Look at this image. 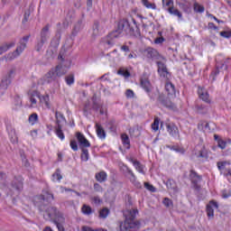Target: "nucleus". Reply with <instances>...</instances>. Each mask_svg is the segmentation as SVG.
<instances>
[{"label": "nucleus", "instance_id": "nucleus-1", "mask_svg": "<svg viewBox=\"0 0 231 231\" xmlns=\"http://www.w3.org/2000/svg\"><path fill=\"white\" fill-rule=\"evenodd\" d=\"M122 33L133 35L134 37H140V29L138 28V24H136V20H134V18H132V23H129L127 20H121L118 23L117 30L111 32L108 35V38L117 39V37H120Z\"/></svg>", "mask_w": 231, "mask_h": 231}, {"label": "nucleus", "instance_id": "nucleus-2", "mask_svg": "<svg viewBox=\"0 0 231 231\" xmlns=\"http://www.w3.org/2000/svg\"><path fill=\"white\" fill-rule=\"evenodd\" d=\"M136 214H138V209H128L125 211L124 216L125 219L120 225L121 231H134L136 228H140V222L134 220Z\"/></svg>", "mask_w": 231, "mask_h": 231}, {"label": "nucleus", "instance_id": "nucleus-3", "mask_svg": "<svg viewBox=\"0 0 231 231\" xmlns=\"http://www.w3.org/2000/svg\"><path fill=\"white\" fill-rule=\"evenodd\" d=\"M66 73H68V69L62 64H60L45 74V76L39 80V84H51V82H55L59 77H62L66 75Z\"/></svg>", "mask_w": 231, "mask_h": 231}, {"label": "nucleus", "instance_id": "nucleus-4", "mask_svg": "<svg viewBox=\"0 0 231 231\" xmlns=\"http://www.w3.org/2000/svg\"><path fill=\"white\" fill-rule=\"evenodd\" d=\"M43 217L47 221H53V223H59V221L64 223V215H62V213H60L55 207L47 208L43 214Z\"/></svg>", "mask_w": 231, "mask_h": 231}, {"label": "nucleus", "instance_id": "nucleus-5", "mask_svg": "<svg viewBox=\"0 0 231 231\" xmlns=\"http://www.w3.org/2000/svg\"><path fill=\"white\" fill-rule=\"evenodd\" d=\"M28 41H30V35L24 36L20 41V44L16 48L15 51L7 55V60H14V59H17V57H19V55H21L22 52L26 50V44H28Z\"/></svg>", "mask_w": 231, "mask_h": 231}, {"label": "nucleus", "instance_id": "nucleus-6", "mask_svg": "<svg viewBox=\"0 0 231 231\" xmlns=\"http://www.w3.org/2000/svg\"><path fill=\"white\" fill-rule=\"evenodd\" d=\"M55 118H56V134L59 136L60 140H64V133L62 132V124L66 122V118L60 112L55 113Z\"/></svg>", "mask_w": 231, "mask_h": 231}, {"label": "nucleus", "instance_id": "nucleus-7", "mask_svg": "<svg viewBox=\"0 0 231 231\" xmlns=\"http://www.w3.org/2000/svg\"><path fill=\"white\" fill-rule=\"evenodd\" d=\"M144 55L147 59H151V60H160L161 59H162L160 55V52L151 47H148L144 50Z\"/></svg>", "mask_w": 231, "mask_h": 231}, {"label": "nucleus", "instance_id": "nucleus-8", "mask_svg": "<svg viewBox=\"0 0 231 231\" xmlns=\"http://www.w3.org/2000/svg\"><path fill=\"white\" fill-rule=\"evenodd\" d=\"M10 189L19 194L23 190V177H15L11 182Z\"/></svg>", "mask_w": 231, "mask_h": 231}, {"label": "nucleus", "instance_id": "nucleus-9", "mask_svg": "<svg viewBox=\"0 0 231 231\" xmlns=\"http://www.w3.org/2000/svg\"><path fill=\"white\" fill-rule=\"evenodd\" d=\"M57 46H59V39H52L51 42V47L47 51L48 59H53L57 55Z\"/></svg>", "mask_w": 231, "mask_h": 231}, {"label": "nucleus", "instance_id": "nucleus-10", "mask_svg": "<svg viewBox=\"0 0 231 231\" xmlns=\"http://www.w3.org/2000/svg\"><path fill=\"white\" fill-rule=\"evenodd\" d=\"M76 138L81 149H86V147H91V143H89V141H88L86 136H84V134H82L81 133L78 132L76 134Z\"/></svg>", "mask_w": 231, "mask_h": 231}, {"label": "nucleus", "instance_id": "nucleus-11", "mask_svg": "<svg viewBox=\"0 0 231 231\" xmlns=\"http://www.w3.org/2000/svg\"><path fill=\"white\" fill-rule=\"evenodd\" d=\"M51 35V32H50V24L45 25L40 33V40L48 42V40L50 39Z\"/></svg>", "mask_w": 231, "mask_h": 231}, {"label": "nucleus", "instance_id": "nucleus-12", "mask_svg": "<svg viewBox=\"0 0 231 231\" xmlns=\"http://www.w3.org/2000/svg\"><path fill=\"white\" fill-rule=\"evenodd\" d=\"M159 102L162 104V106H165L168 109H174L176 106L172 104V101H171V98L165 97L163 94H161L159 96Z\"/></svg>", "mask_w": 231, "mask_h": 231}, {"label": "nucleus", "instance_id": "nucleus-13", "mask_svg": "<svg viewBox=\"0 0 231 231\" xmlns=\"http://www.w3.org/2000/svg\"><path fill=\"white\" fill-rule=\"evenodd\" d=\"M166 129L171 136L178 138L180 132L178 131V126H176V125L172 123L166 124Z\"/></svg>", "mask_w": 231, "mask_h": 231}, {"label": "nucleus", "instance_id": "nucleus-14", "mask_svg": "<svg viewBox=\"0 0 231 231\" xmlns=\"http://www.w3.org/2000/svg\"><path fill=\"white\" fill-rule=\"evenodd\" d=\"M157 65H158V73L164 79H169V71L167 70V67L165 66V63L162 61H157Z\"/></svg>", "mask_w": 231, "mask_h": 231}, {"label": "nucleus", "instance_id": "nucleus-15", "mask_svg": "<svg viewBox=\"0 0 231 231\" xmlns=\"http://www.w3.org/2000/svg\"><path fill=\"white\" fill-rule=\"evenodd\" d=\"M199 97L207 104H210V97L208 96V92L204 88H199L198 90Z\"/></svg>", "mask_w": 231, "mask_h": 231}, {"label": "nucleus", "instance_id": "nucleus-16", "mask_svg": "<svg viewBox=\"0 0 231 231\" xmlns=\"http://www.w3.org/2000/svg\"><path fill=\"white\" fill-rule=\"evenodd\" d=\"M217 202L212 200L207 206V214L208 217H214V209L217 208Z\"/></svg>", "mask_w": 231, "mask_h": 231}, {"label": "nucleus", "instance_id": "nucleus-17", "mask_svg": "<svg viewBox=\"0 0 231 231\" xmlns=\"http://www.w3.org/2000/svg\"><path fill=\"white\" fill-rule=\"evenodd\" d=\"M167 12H169V14L171 15H175L176 17H178L180 19V21H181L183 19V14H181V12H180V10L175 8L174 5L171 7H169L167 9Z\"/></svg>", "mask_w": 231, "mask_h": 231}, {"label": "nucleus", "instance_id": "nucleus-18", "mask_svg": "<svg viewBox=\"0 0 231 231\" xmlns=\"http://www.w3.org/2000/svg\"><path fill=\"white\" fill-rule=\"evenodd\" d=\"M128 174H130V181L131 183H133V185H134V187H136V189H142V183H140V181H138L136 180V176L134 175V173L133 172V171L128 170Z\"/></svg>", "mask_w": 231, "mask_h": 231}, {"label": "nucleus", "instance_id": "nucleus-19", "mask_svg": "<svg viewBox=\"0 0 231 231\" xmlns=\"http://www.w3.org/2000/svg\"><path fill=\"white\" fill-rule=\"evenodd\" d=\"M11 84L12 79L6 76H4L0 83V89H8V86H10Z\"/></svg>", "mask_w": 231, "mask_h": 231}, {"label": "nucleus", "instance_id": "nucleus-20", "mask_svg": "<svg viewBox=\"0 0 231 231\" xmlns=\"http://www.w3.org/2000/svg\"><path fill=\"white\" fill-rule=\"evenodd\" d=\"M165 91L168 93V96L174 97L176 95V90L174 88V85L171 82H167L165 85Z\"/></svg>", "mask_w": 231, "mask_h": 231}, {"label": "nucleus", "instance_id": "nucleus-21", "mask_svg": "<svg viewBox=\"0 0 231 231\" xmlns=\"http://www.w3.org/2000/svg\"><path fill=\"white\" fill-rule=\"evenodd\" d=\"M29 97L31 104L35 106L37 104V98L40 99V93L37 90H33L29 94Z\"/></svg>", "mask_w": 231, "mask_h": 231}, {"label": "nucleus", "instance_id": "nucleus-22", "mask_svg": "<svg viewBox=\"0 0 231 231\" xmlns=\"http://www.w3.org/2000/svg\"><path fill=\"white\" fill-rule=\"evenodd\" d=\"M189 178L194 185H198L201 181V176L198 175L194 171H190Z\"/></svg>", "mask_w": 231, "mask_h": 231}, {"label": "nucleus", "instance_id": "nucleus-23", "mask_svg": "<svg viewBox=\"0 0 231 231\" xmlns=\"http://www.w3.org/2000/svg\"><path fill=\"white\" fill-rule=\"evenodd\" d=\"M166 187L169 190H172V192H178V186H176V182L172 180H168L166 181Z\"/></svg>", "mask_w": 231, "mask_h": 231}, {"label": "nucleus", "instance_id": "nucleus-24", "mask_svg": "<svg viewBox=\"0 0 231 231\" xmlns=\"http://www.w3.org/2000/svg\"><path fill=\"white\" fill-rule=\"evenodd\" d=\"M15 46V42H10V43H4L0 46V55H3V53L8 51L10 48H14Z\"/></svg>", "mask_w": 231, "mask_h": 231}, {"label": "nucleus", "instance_id": "nucleus-25", "mask_svg": "<svg viewBox=\"0 0 231 231\" xmlns=\"http://www.w3.org/2000/svg\"><path fill=\"white\" fill-rule=\"evenodd\" d=\"M131 162L138 172H140L141 174H145V171H143V165H142L140 162L133 159L131 160Z\"/></svg>", "mask_w": 231, "mask_h": 231}, {"label": "nucleus", "instance_id": "nucleus-26", "mask_svg": "<svg viewBox=\"0 0 231 231\" xmlns=\"http://www.w3.org/2000/svg\"><path fill=\"white\" fill-rule=\"evenodd\" d=\"M96 180L97 181H99V183H104L106 180H107V173L106 171H100L96 174Z\"/></svg>", "mask_w": 231, "mask_h": 231}, {"label": "nucleus", "instance_id": "nucleus-27", "mask_svg": "<svg viewBox=\"0 0 231 231\" xmlns=\"http://www.w3.org/2000/svg\"><path fill=\"white\" fill-rule=\"evenodd\" d=\"M96 129H97V134L98 138L104 139L106 138V132L104 131V128L98 123L96 124Z\"/></svg>", "mask_w": 231, "mask_h": 231}, {"label": "nucleus", "instance_id": "nucleus-28", "mask_svg": "<svg viewBox=\"0 0 231 231\" xmlns=\"http://www.w3.org/2000/svg\"><path fill=\"white\" fill-rule=\"evenodd\" d=\"M15 73H17V69L15 67H11L6 75H5V77H7V79H10L12 80V79H14V77H15Z\"/></svg>", "mask_w": 231, "mask_h": 231}, {"label": "nucleus", "instance_id": "nucleus-29", "mask_svg": "<svg viewBox=\"0 0 231 231\" xmlns=\"http://www.w3.org/2000/svg\"><path fill=\"white\" fill-rule=\"evenodd\" d=\"M40 102L45 104L46 107H50V95L40 96Z\"/></svg>", "mask_w": 231, "mask_h": 231}, {"label": "nucleus", "instance_id": "nucleus-30", "mask_svg": "<svg viewBox=\"0 0 231 231\" xmlns=\"http://www.w3.org/2000/svg\"><path fill=\"white\" fill-rule=\"evenodd\" d=\"M75 19V10L69 9L66 13V20L68 23H71V20Z\"/></svg>", "mask_w": 231, "mask_h": 231}, {"label": "nucleus", "instance_id": "nucleus-31", "mask_svg": "<svg viewBox=\"0 0 231 231\" xmlns=\"http://www.w3.org/2000/svg\"><path fill=\"white\" fill-rule=\"evenodd\" d=\"M142 4L145 8L156 10V4L149 2V0H142Z\"/></svg>", "mask_w": 231, "mask_h": 231}, {"label": "nucleus", "instance_id": "nucleus-32", "mask_svg": "<svg viewBox=\"0 0 231 231\" xmlns=\"http://www.w3.org/2000/svg\"><path fill=\"white\" fill-rule=\"evenodd\" d=\"M81 160L82 162H88L89 160V152L86 148H81Z\"/></svg>", "mask_w": 231, "mask_h": 231}, {"label": "nucleus", "instance_id": "nucleus-33", "mask_svg": "<svg viewBox=\"0 0 231 231\" xmlns=\"http://www.w3.org/2000/svg\"><path fill=\"white\" fill-rule=\"evenodd\" d=\"M141 86H142V88H143V89H145L147 91V93H149V91H151V82H149V80L143 79L141 81Z\"/></svg>", "mask_w": 231, "mask_h": 231}, {"label": "nucleus", "instance_id": "nucleus-34", "mask_svg": "<svg viewBox=\"0 0 231 231\" xmlns=\"http://www.w3.org/2000/svg\"><path fill=\"white\" fill-rule=\"evenodd\" d=\"M81 211L83 214H85L86 216H89L92 214L93 210L91 209V207L84 204L81 208Z\"/></svg>", "mask_w": 231, "mask_h": 231}, {"label": "nucleus", "instance_id": "nucleus-35", "mask_svg": "<svg viewBox=\"0 0 231 231\" xmlns=\"http://www.w3.org/2000/svg\"><path fill=\"white\" fill-rule=\"evenodd\" d=\"M162 6L165 10L172 8L174 6V0H162Z\"/></svg>", "mask_w": 231, "mask_h": 231}, {"label": "nucleus", "instance_id": "nucleus-36", "mask_svg": "<svg viewBox=\"0 0 231 231\" xmlns=\"http://www.w3.org/2000/svg\"><path fill=\"white\" fill-rule=\"evenodd\" d=\"M121 139H122L124 145H125L126 149H129V145L131 143V142L129 141V136L125 134H123L121 135Z\"/></svg>", "mask_w": 231, "mask_h": 231}, {"label": "nucleus", "instance_id": "nucleus-37", "mask_svg": "<svg viewBox=\"0 0 231 231\" xmlns=\"http://www.w3.org/2000/svg\"><path fill=\"white\" fill-rule=\"evenodd\" d=\"M44 44H46V42L42 40H38L36 45H35V50L36 51H42V48H44Z\"/></svg>", "mask_w": 231, "mask_h": 231}, {"label": "nucleus", "instance_id": "nucleus-38", "mask_svg": "<svg viewBox=\"0 0 231 231\" xmlns=\"http://www.w3.org/2000/svg\"><path fill=\"white\" fill-rule=\"evenodd\" d=\"M10 140H11L12 143H17L18 137H17V134L15 133V129L11 130Z\"/></svg>", "mask_w": 231, "mask_h": 231}, {"label": "nucleus", "instance_id": "nucleus-39", "mask_svg": "<svg viewBox=\"0 0 231 231\" xmlns=\"http://www.w3.org/2000/svg\"><path fill=\"white\" fill-rule=\"evenodd\" d=\"M194 12H197L199 14H203L205 12V7L198 3H195L193 5Z\"/></svg>", "mask_w": 231, "mask_h": 231}, {"label": "nucleus", "instance_id": "nucleus-40", "mask_svg": "<svg viewBox=\"0 0 231 231\" xmlns=\"http://www.w3.org/2000/svg\"><path fill=\"white\" fill-rule=\"evenodd\" d=\"M196 107H197L198 113H199L200 115H206V113H208V108H207V106L203 105H198Z\"/></svg>", "mask_w": 231, "mask_h": 231}, {"label": "nucleus", "instance_id": "nucleus-41", "mask_svg": "<svg viewBox=\"0 0 231 231\" xmlns=\"http://www.w3.org/2000/svg\"><path fill=\"white\" fill-rule=\"evenodd\" d=\"M198 129L199 131H205V129H208V123L207 121H200L198 125Z\"/></svg>", "mask_w": 231, "mask_h": 231}, {"label": "nucleus", "instance_id": "nucleus-42", "mask_svg": "<svg viewBox=\"0 0 231 231\" xmlns=\"http://www.w3.org/2000/svg\"><path fill=\"white\" fill-rule=\"evenodd\" d=\"M53 181H60L62 180V175H60V170H57L55 173L52 174Z\"/></svg>", "mask_w": 231, "mask_h": 231}, {"label": "nucleus", "instance_id": "nucleus-43", "mask_svg": "<svg viewBox=\"0 0 231 231\" xmlns=\"http://www.w3.org/2000/svg\"><path fill=\"white\" fill-rule=\"evenodd\" d=\"M37 120H39V116H37V114H32L29 116V122L32 125H34V124H37Z\"/></svg>", "mask_w": 231, "mask_h": 231}, {"label": "nucleus", "instance_id": "nucleus-44", "mask_svg": "<svg viewBox=\"0 0 231 231\" xmlns=\"http://www.w3.org/2000/svg\"><path fill=\"white\" fill-rule=\"evenodd\" d=\"M65 80L68 86H71L72 84L75 83V76H73V74H70L65 78Z\"/></svg>", "mask_w": 231, "mask_h": 231}, {"label": "nucleus", "instance_id": "nucleus-45", "mask_svg": "<svg viewBox=\"0 0 231 231\" xmlns=\"http://www.w3.org/2000/svg\"><path fill=\"white\" fill-rule=\"evenodd\" d=\"M107 216H109V209L105 208L99 211V217L106 219V217H107Z\"/></svg>", "mask_w": 231, "mask_h": 231}, {"label": "nucleus", "instance_id": "nucleus-46", "mask_svg": "<svg viewBox=\"0 0 231 231\" xmlns=\"http://www.w3.org/2000/svg\"><path fill=\"white\" fill-rule=\"evenodd\" d=\"M159 128H160V118L156 117L153 123L152 124V129L153 131H158Z\"/></svg>", "mask_w": 231, "mask_h": 231}, {"label": "nucleus", "instance_id": "nucleus-47", "mask_svg": "<svg viewBox=\"0 0 231 231\" xmlns=\"http://www.w3.org/2000/svg\"><path fill=\"white\" fill-rule=\"evenodd\" d=\"M42 199H46L47 201H53V194L47 191L42 196Z\"/></svg>", "mask_w": 231, "mask_h": 231}, {"label": "nucleus", "instance_id": "nucleus-48", "mask_svg": "<svg viewBox=\"0 0 231 231\" xmlns=\"http://www.w3.org/2000/svg\"><path fill=\"white\" fill-rule=\"evenodd\" d=\"M144 188L147 189V190H150V192H156V188L149 182H144Z\"/></svg>", "mask_w": 231, "mask_h": 231}, {"label": "nucleus", "instance_id": "nucleus-49", "mask_svg": "<svg viewBox=\"0 0 231 231\" xmlns=\"http://www.w3.org/2000/svg\"><path fill=\"white\" fill-rule=\"evenodd\" d=\"M80 24H82V20L78 22V24L74 27V31L72 32L73 35H77L80 31Z\"/></svg>", "mask_w": 231, "mask_h": 231}, {"label": "nucleus", "instance_id": "nucleus-50", "mask_svg": "<svg viewBox=\"0 0 231 231\" xmlns=\"http://www.w3.org/2000/svg\"><path fill=\"white\" fill-rule=\"evenodd\" d=\"M217 145L220 149H226V142L223 141L222 139L217 140Z\"/></svg>", "mask_w": 231, "mask_h": 231}, {"label": "nucleus", "instance_id": "nucleus-51", "mask_svg": "<svg viewBox=\"0 0 231 231\" xmlns=\"http://www.w3.org/2000/svg\"><path fill=\"white\" fill-rule=\"evenodd\" d=\"M30 14H31L30 10L25 11L24 15H23V23H28V21L30 19Z\"/></svg>", "mask_w": 231, "mask_h": 231}, {"label": "nucleus", "instance_id": "nucleus-52", "mask_svg": "<svg viewBox=\"0 0 231 231\" xmlns=\"http://www.w3.org/2000/svg\"><path fill=\"white\" fill-rule=\"evenodd\" d=\"M92 100H93V108L97 109V110L100 109V104H98V102H97V97H93Z\"/></svg>", "mask_w": 231, "mask_h": 231}, {"label": "nucleus", "instance_id": "nucleus-53", "mask_svg": "<svg viewBox=\"0 0 231 231\" xmlns=\"http://www.w3.org/2000/svg\"><path fill=\"white\" fill-rule=\"evenodd\" d=\"M221 37H225L226 39H230L231 32L224 31L220 32Z\"/></svg>", "mask_w": 231, "mask_h": 231}, {"label": "nucleus", "instance_id": "nucleus-54", "mask_svg": "<svg viewBox=\"0 0 231 231\" xmlns=\"http://www.w3.org/2000/svg\"><path fill=\"white\" fill-rule=\"evenodd\" d=\"M163 205H165V207H172V200L169 198H165L163 199Z\"/></svg>", "mask_w": 231, "mask_h": 231}, {"label": "nucleus", "instance_id": "nucleus-55", "mask_svg": "<svg viewBox=\"0 0 231 231\" xmlns=\"http://www.w3.org/2000/svg\"><path fill=\"white\" fill-rule=\"evenodd\" d=\"M70 147L74 151H79V145L77 144V141H70Z\"/></svg>", "mask_w": 231, "mask_h": 231}, {"label": "nucleus", "instance_id": "nucleus-56", "mask_svg": "<svg viewBox=\"0 0 231 231\" xmlns=\"http://www.w3.org/2000/svg\"><path fill=\"white\" fill-rule=\"evenodd\" d=\"M126 97L127 98H134V92L131 89H127L125 92Z\"/></svg>", "mask_w": 231, "mask_h": 231}, {"label": "nucleus", "instance_id": "nucleus-57", "mask_svg": "<svg viewBox=\"0 0 231 231\" xmlns=\"http://www.w3.org/2000/svg\"><path fill=\"white\" fill-rule=\"evenodd\" d=\"M184 4H180V8L186 6L187 8H190V0H183Z\"/></svg>", "mask_w": 231, "mask_h": 231}, {"label": "nucleus", "instance_id": "nucleus-58", "mask_svg": "<svg viewBox=\"0 0 231 231\" xmlns=\"http://www.w3.org/2000/svg\"><path fill=\"white\" fill-rule=\"evenodd\" d=\"M94 190H96V192H102V190H103L102 186H100V184H98V183H95Z\"/></svg>", "mask_w": 231, "mask_h": 231}, {"label": "nucleus", "instance_id": "nucleus-59", "mask_svg": "<svg viewBox=\"0 0 231 231\" xmlns=\"http://www.w3.org/2000/svg\"><path fill=\"white\" fill-rule=\"evenodd\" d=\"M118 74H119V75H123V77H125V78L131 76V74H130L129 71H127V70H119V71H118Z\"/></svg>", "mask_w": 231, "mask_h": 231}, {"label": "nucleus", "instance_id": "nucleus-60", "mask_svg": "<svg viewBox=\"0 0 231 231\" xmlns=\"http://www.w3.org/2000/svg\"><path fill=\"white\" fill-rule=\"evenodd\" d=\"M92 35L93 37H97V35H100V30H97V26H93Z\"/></svg>", "mask_w": 231, "mask_h": 231}, {"label": "nucleus", "instance_id": "nucleus-61", "mask_svg": "<svg viewBox=\"0 0 231 231\" xmlns=\"http://www.w3.org/2000/svg\"><path fill=\"white\" fill-rule=\"evenodd\" d=\"M55 225H57V228L59 231H64V226H62V222L60 221H58V222H54Z\"/></svg>", "mask_w": 231, "mask_h": 231}, {"label": "nucleus", "instance_id": "nucleus-62", "mask_svg": "<svg viewBox=\"0 0 231 231\" xmlns=\"http://www.w3.org/2000/svg\"><path fill=\"white\" fill-rule=\"evenodd\" d=\"M163 41H165V39H163V37H159L154 40V42H155V44H162L163 42Z\"/></svg>", "mask_w": 231, "mask_h": 231}, {"label": "nucleus", "instance_id": "nucleus-63", "mask_svg": "<svg viewBox=\"0 0 231 231\" xmlns=\"http://www.w3.org/2000/svg\"><path fill=\"white\" fill-rule=\"evenodd\" d=\"M81 231H95V229L91 228L90 226H83L81 227Z\"/></svg>", "mask_w": 231, "mask_h": 231}, {"label": "nucleus", "instance_id": "nucleus-64", "mask_svg": "<svg viewBox=\"0 0 231 231\" xmlns=\"http://www.w3.org/2000/svg\"><path fill=\"white\" fill-rule=\"evenodd\" d=\"M121 50H122V51H125L126 53L130 51L129 46H127V45H122Z\"/></svg>", "mask_w": 231, "mask_h": 231}]
</instances>
